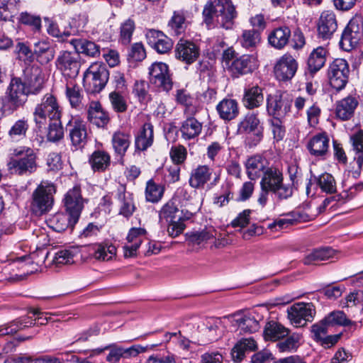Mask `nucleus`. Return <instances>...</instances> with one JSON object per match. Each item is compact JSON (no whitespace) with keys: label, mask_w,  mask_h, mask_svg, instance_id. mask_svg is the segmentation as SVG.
<instances>
[{"label":"nucleus","mask_w":363,"mask_h":363,"mask_svg":"<svg viewBox=\"0 0 363 363\" xmlns=\"http://www.w3.org/2000/svg\"><path fill=\"white\" fill-rule=\"evenodd\" d=\"M236 16L235 7L231 0H209L202 11L203 23L208 29H230Z\"/></svg>","instance_id":"nucleus-1"},{"label":"nucleus","mask_w":363,"mask_h":363,"mask_svg":"<svg viewBox=\"0 0 363 363\" xmlns=\"http://www.w3.org/2000/svg\"><path fill=\"white\" fill-rule=\"evenodd\" d=\"M13 155L16 158H11L7 164L11 174L27 175L37 169V156L30 147H21L14 149Z\"/></svg>","instance_id":"nucleus-2"},{"label":"nucleus","mask_w":363,"mask_h":363,"mask_svg":"<svg viewBox=\"0 0 363 363\" xmlns=\"http://www.w3.org/2000/svg\"><path fill=\"white\" fill-rule=\"evenodd\" d=\"M281 172L274 167H268L264 172L260 182L262 189H266L273 193L279 199H286L291 196L292 189L283 183Z\"/></svg>","instance_id":"nucleus-3"},{"label":"nucleus","mask_w":363,"mask_h":363,"mask_svg":"<svg viewBox=\"0 0 363 363\" xmlns=\"http://www.w3.org/2000/svg\"><path fill=\"white\" fill-rule=\"evenodd\" d=\"M47 118L50 121L61 118V111L57 99L51 94H46L33 111V121L38 128L46 124Z\"/></svg>","instance_id":"nucleus-4"},{"label":"nucleus","mask_w":363,"mask_h":363,"mask_svg":"<svg viewBox=\"0 0 363 363\" xmlns=\"http://www.w3.org/2000/svg\"><path fill=\"white\" fill-rule=\"evenodd\" d=\"M221 320L215 317L200 318L196 323V331L194 336L200 345L208 344L218 340L222 335Z\"/></svg>","instance_id":"nucleus-5"},{"label":"nucleus","mask_w":363,"mask_h":363,"mask_svg":"<svg viewBox=\"0 0 363 363\" xmlns=\"http://www.w3.org/2000/svg\"><path fill=\"white\" fill-rule=\"evenodd\" d=\"M55 192L56 189L53 184L42 182L32 195L30 206L33 212L38 215L48 212L52 208Z\"/></svg>","instance_id":"nucleus-6"},{"label":"nucleus","mask_w":363,"mask_h":363,"mask_svg":"<svg viewBox=\"0 0 363 363\" xmlns=\"http://www.w3.org/2000/svg\"><path fill=\"white\" fill-rule=\"evenodd\" d=\"M109 78V72L106 65L93 63L84 74V86L91 93H99L106 86Z\"/></svg>","instance_id":"nucleus-7"},{"label":"nucleus","mask_w":363,"mask_h":363,"mask_svg":"<svg viewBox=\"0 0 363 363\" xmlns=\"http://www.w3.org/2000/svg\"><path fill=\"white\" fill-rule=\"evenodd\" d=\"M263 130L259 118L254 113L246 114L238 124V133L247 135L245 143L250 147H255L261 142L263 138Z\"/></svg>","instance_id":"nucleus-8"},{"label":"nucleus","mask_w":363,"mask_h":363,"mask_svg":"<svg viewBox=\"0 0 363 363\" xmlns=\"http://www.w3.org/2000/svg\"><path fill=\"white\" fill-rule=\"evenodd\" d=\"M29 95L30 94L23 84L22 79L13 77L6 90L5 101L10 110L16 111L23 107Z\"/></svg>","instance_id":"nucleus-9"},{"label":"nucleus","mask_w":363,"mask_h":363,"mask_svg":"<svg viewBox=\"0 0 363 363\" xmlns=\"http://www.w3.org/2000/svg\"><path fill=\"white\" fill-rule=\"evenodd\" d=\"M363 41V21L360 16L352 18L345 28L340 42L341 48L350 51Z\"/></svg>","instance_id":"nucleus-10"},{"label":"nucleus","mask_w":363,"mask_h":363,"mask_svg":"<svg viewBox=\"0 0 363 363\" xmlns=\"http://www.w3.org/2000/svg\"><path fill=\"white\" fill-rule=\"evenodd\" d=\"M292 99L286 92L277 91L267 98V111L274 118H284L291 110Z\"/></svg>","instance_id":"nucleus-11"},{"label":"nucleus","mask_w":363,"mask_h":363,"mask_svg":"<svg viewBox=\"0 0 363 363\" xmlns=\"http://www.w3.org/2000/svg\"><path fill=\"white\" fill-rule=\"evenodd\" d=\"M349 74L347 62L341 58L335 59L328 69V77L331 86L337 91L344 89L348 82Z\"/></svg>","instance_id":"nucleus-12"},{"label":"nucleus","mask_w":363,"mask_h":363,"mask_svg":"<svg viewBox=\"0 0 363 363\" xmlns=\"http://www.w3.org/2000/svg\"><path fill=\"white\" fill-rule=\"evenodd\" d=\"M315 308L311 303L299 302L287 309V316L295 327H303L311 322L315 315Z\"/></svg>","instance_id":"nucleus-13"},{"label":"nucleus","mask_w":363,"mask_h":363,"mask_svg":"<svg viewBox=\"0 0 363 363\" xmlns=\"http://www.w3.org/2000/svg\"><path fill=\"white\" fill-rule=\"evenodd\" d=\"M23 84L30 95L39 94L43 88L45 79L41 68L38 65L27 66L23 70Z\"/></svg>","instance_id":"nucleus-14"},{"label":"nucleus","mask_w":363,"mask_h":363,"mask_svg":"<svg viewBox=\"0 0 363 363\" xmlns=\"http://www.w3.org/2000/svg\"><path fill=\"white\" fill-rule=\"evenodd\" d=\"M80 57L78 54L62 51L57 56L55 65L64 76L74 78L79 72Z\"/></svg>","instance_id":"nucleus-15"},{"label":"nucleus","mask_w":363,"mask_h":363,"mask_svg":"<svg viewBox=\"0 0 363 363\" xmlns=\"http://www.w3.org/2000/svg\"><path fill=\"white\" fill-rule=\"evenodd\" d=\"M150 81L155 86L168 91L173 86L168 66L163 62H155L149 69Z\"/></svg>","instance_id":"nucleus-16"},{"label":"nucleus","mask_w":363,"mask_h":363,"mask_svg":"<svg viewBox=\"0 0 363 363\" xmlns=\"http://www.w3.org/2000/svg\"><path fill=\"white\" fill-rule=\"evenodd\" d=\"M298 62L290 54L286 53L277 60L274 67L277 79L281 82L291 80L296 73Z\"/></svg>","instance_id":"nucleus-17"},{"label":"nucleus","mask_w":363,"mask_h":363,"mask_svg":"<svg viewBox=\"0 0 363 363\" xmlns=\"http://www.w3.org/2000/svg\"><path fill=\"white\" fill-rule=\"evenodd\" d=\"M64 204L66 212L72 216V222L77 223L84 207V200L79 186H74L65 196Z\"/></svg>","instance_id":"nucleus-18"},{"label":"nucleus","mask_w":363,"mask_h":363,"mask_svg":"<svg viewBox=\"0 0 363 363\" xmlns=\"http://www.w3.org/2000/svg\"><path fill=\"white\" fill-rule=\"evenodd\" d=\"M257 67L258 61L255 55H242L232 62L229 70L233 77H239L252 73Z\"/></svg>","instance_id":"nucleus-19"},{"label":"nucleus","mask_w":363,"mask_h":363,"mask_svg":"<svg viewBox=\"0 0 363 363\" xmlns=\"http://www.w3.org/2000/svg\"><path fill=\"white\" fill-rule=\"evenodd\" d=\"M337 28V22L335 13L329 11L322 12L317 23L318 37L323 40L330 39Z\"/></svg>","instance_id":"nucleus-20"},{"label":"nucleus","mask_w":363,"mask_h":363,"mask_svg":"<svg viewBox=\"0 0 363 363\" xmlns=\"http://www.w3.org/2000/svg\"><path fill=\"white\" fill-rule=\"evenodd\" d=\"M175 57L186 65L194 62L200 55V49L193 42L180 40L175 48Z\"/></svg>","instance_id":"nucleus-21"},{"label":"nucleus","mask_w":363,"mask_h":363,"mask_svg":"<svg viewBox=\"0 0 363 363\" xmlns=\"http://www.w3.org/2000/svg\"><path fill=\"white\" fill-rule=\"evenodd\" d=\"M108 348L109 347H106L104 349H96L94 350V352L95 354H100ZM110 352L106 357V360L111 363H117L121 358L135 357L139 353L145 351V349L140 345H133L128 348L113 346L110 347Z\"/></svg>","instance_id":"nucleus-22"},{"label":"nucleus","mask_w":363,"mask_h":363,"mask_svg":"<svg viewBox=\"0 0 363 363\" xmlns=\"http://www.w3.org/2000/svg\"><path fill=\"white\" fill-rule=\"evenodd\" d=\"M146 38L148 45L160 54L168 52L173 46L172 40L160 30H149Z\"/></svg>","instance_id":"nucleus-23"},{"label":"nucleus","mask_w":363,"mask_h":363,"mask_svg":"<svg viewBox=\"0 0 363 363\" xmlns=\"http://www.w3.org/2000/svg\"><path fill=\"white\" fill-rule=\"evenodd\" d=\"M329 138L325 133H320L313 135L307 143V149L310 154L316 157H325L329 150Z\"/></svg>","instance_id":"nucleus-24"},{"label":"nucleus","mask_w":363,"mask_h":363,"mask_svg":"<svg viewBox=\"0 0 363 363\" xmlns=\"http://www.w3.org/2000/svg\"><path fill=\"white\" fill-rule=\"evenodd\" d=\"M359 105L358 99L348 96L336 102L335 114L342 121H347L353 117L354 111Z\"/></svg>","instance_id":"nucleus-25"},{"label":"nucleus","mask_w":363,"mask_h":363,"mask_svg":"<svg viewBox=\"0 0 363 363\" xmlns=\"http://www.w3.org/2000/svg\"><path fill=\"white\" fill-rule=\"evenodd\" d=\"M88 121L98 128H105L110 121L108 113L105 111L99 101H92L88 109Z\"/></svg>","instance_id":"nucleus-26"},{"label":"nucleus","mask_w":363,"mask_h":363,"mask_svg":"<svg viewBox=\"0 0 363 363\" xmlns=\"http://www.w3.org/2000/svg\"><path fill=\"white\" fill-rule=\"evenodd\" d=\"M131 142V135L129 131L118 130L111 138L112 147L115 154L123 160Z\"/></svg>","instance_id":"nucleus-27"},{"label":"nucleus","mask_w":363,"mask_h":363,"mask_svg":"<svg viewBox=\"0 0 363 363\" xmlns=\"http://www.w3.org/2000/svg\"><path fill=\"white\" fill-rule=\"evenodd\" d=\"M212 169L208 165H198L191 170L189 180V185L194 189L203 188L211 178Z\"/></svg>","instance_id":"nucleus-28"},{"label":"nucleus","mask_w":363,"mask_h":363,"mask_svg":"<svg viewBox=\"0 0 363 363\" xmlns=\"http://www.w3.org/2000/svg\"><path fill=\"white\" fill-rule=\"evenodd\" d=\"M118 205L120 207V214L128 218L135 211V206L132 194L125 191V187L121 186L116 194Z\"/></svg>","instance_id":"nucleus-29"},{"label":"nucleus","mask_w":363,"mask_h":363,"mask_svg":"<svg viewBox=\"0 0 363 363\" xmlns=\"http://www.w3.org/2000/svg\"><path fill=\"white\" fill-rule=\"evenodd\" d=\"M70 43L74 48L76 54H83L91 57L100 55V46L93 41L84 38H74L71 40Z\"/></svg>","instance_id":"nucleus-30"},{"label":"nucleus","mask_w":363,"mask_h":363,"mask_svg":"<svg viewBox=\"0 0 363 363\" xmlns=\"http://www.w3.org/2000/svg\"><path fill=\"white\" fill-rule=\"evenodd\" d=\"M232 323L234 326L244 333H252L257 331L259 328V323L252 314L239 315L235 314L231 315Z\"/></svg>","instance_id":"nucleus-31"},{"label":"nucleus","mask_w":363,"mask_h":363,"mask_svg":"<svg viewBox=\"0 0 363 363\" xmlns=\"http://www.w3.org/2000/svg\"><path fill=\"white\" fill-rule=\"evenodd\" d=\"M217 112L224 121H231L239 114L238 104L235 99H224L216 106Z\"/></svg>","instance_id":"nucleus-32"},{"label":"nucleus","mask_w":363,"mask_h":363,"mask_svg":"<svg viewBox=\"0 0 363 363\" xmlns=\"http://www.w3.org/2000/svg\"><path fill=\"white\" fill-rule=\"evenodd\" d=\"M69 130V137L73 145L82 147L86 143L87 132L86 124L84 121L75 119Z\"/></svg>","instance_id":"nucleus-33"},{"label":"nucleus","mask_w":363,"mask_h":363,"mask_svg":"<svg viewBox=\"0 0 363 363\" xmlns=\"http://www.w3.org/2000/svg\"><path fill=\"white\" fill-rule=\"evenodd\" d=\"M153 140V125L150 123H146L143 125L141 131L135 137V150L139 151H145L148 147L152 146Z\"/></svg>","instance_id":"nucleus-34"},{"label":"nucleus","mask_w":363,"mask_h":363,"mask_svg":"<svg viewBox=\"0 0 363 363\" xmlns=\"http://www.w3.org/2000/svg\"><path fill=\"white\" fill-rule=\"evenodd\" d=\"M334 254V250L329 247L313 249L306 254L303 262L306 265L318 264L321 261L333 257Z\"/></svg>","instance_id":"nucleus-35"},{"label":"nucleus","mask_w":363,"mask_h":363,"mask_svg":"<svg viewBox=\"0 0 363 363\" xmlns=\"http://www.w3.org/2000/svg\"><path fill=\"white\" fill-rule=\"evenodd\" d=\"M327 50L323 47H318L310 54L307 65L309 73L313 75L319 71L326 61Z\"/></svg>","instance_id":"nucleus-36"},{"label":"nucleus","mask_w":363,"mask_h":363,"mask_svg":"<svg viewBox=\"0 0 363 363\" xmlns=\"http://www.w3.org/2000/svg\"><path fill=\"white\" fill-rule=\"evenodd\" d=\"M291 36V30L286 26L279 27L274 29L268 36L269 44L276 49L284 48Z\"/></svg>","instance_id":"nucleus-37"},{"label":"nucleus","mask_w":363,"mask_h":363,"mask_svg":"<svg viewBox=\"0 0 363 363\" xmlns=\"http://www.w3.org/2000/svg\"><path fill=\"white\" fill-rule=\"evenodd\" d=\"M91 256L99 261H108L116 254V247L103 243H95L89 247Z\"/></svg>","instance_id":"nucleus-38"},{"label":"nucleus","mask_w":363,"mask_h":363,"mask_svg":"<svg viewBox=\"0 0 363 363\" xmlns=\"http://www.w3.org/2000/svg\"><path fill=\"white\" fill-rule=\"evenodd\" d=\"M264 101L262 89L258 86H253L245 90L243 104L247 108L252 109L259 107Z\"/></svg>","instance_id":"nucleus-39"},{"label":"nucleus","mask_w":363,"mask_h":363,"mask_svg":"<svg viewBox=\"0 0 363 363\" xmlns=\"http://www.w3.org/2000/svg\"><path fill=\"white\" fill-rule=\"evenodd\" d=\"M266 164V160L260 155L250 157L245 163L248 177L250 179H255L260 176L262 172L264 174Z\"/></svg>","instance_id":"nucleus-40"},{"label":"nucleus","mask_w":363,"mask_h":363,"mask_svg":"<svg viewBox=\"0 0 363 363\" xmlns=\"http://www.w3.org/2000/svg\"><path fill=\"white\" fill-rule=\"evenodd\" d=\"M72 221L69 213H57L49 219V226L57 232H62L69 227L73 228L77 223Z\"/></svg>","instance_id":"nucleus-41"},{"label":"nucleus","mask_w":363,"mask_h":363,"mask_svg":"<svg viewBox=\"0 0 363 363\" xmlns=\"http://www.w3.org/2000/svg\"><path fill=\"white\" fill-rule=\"evenodd\" d=\"M201 130L202 124L193 117L185 120L180 127L182 136L185 140H191L197 137Z\"/></svg>","instance_id":"nucleus-42"},{"label":"nucleus","mask_w":363,"mask_h":363,"mask_svg":"<svg viewBox=\"0 0 363 363\" xmlns=\"http://www.w3.org/2000/svg\"><path fill=\"white\" fill-rule=\"evenodd\" d=\"M29 128L28 120L21 118L17 120L8 132L9 139L12 142H19L26 138Z\"/></svg>","instance_id":"nucleus-43"},{"label":"nucleus","mask_w":363,"mask_h":363,"mask_svg":"<svg viewBox=\"0 0 363 363\" xmlns=\"http://www.w3.org/2000/svg\"><path fill=\"white\" fill-rule=\"evenodd\" d=\"M21 0H0V21H13L19 9Z\"/></svg>","instance_id":"nucleus-44"},{"label":"nucleus","mask_w":363,"mask_h":363,"mask_svg":"<svg viewBox=\"0 0 363 363\" xmlns=\"http://www.w3.org/2000/svg\"><path fill=\"white\" fill-rule=\"evenodd\" d=\"M289 330L279 323L270 321L267 323L264 335L266 340L277 341L286 337Z\"/></svg>","instance_id":"nucleus-45"},{"label":"nucleus","mask_w":363,"mask_h":363,"mask_svg":"<svg viewBox=\"0 0 363 363\" xmlns=\"http://www.w3.org/2000/svg\"><path fill=\"white\" fill-rule=\"evenodd\" d=\"M89 163L94 171H105L110 165L111 157L108 153L103 150L94 151L90 159Z\"/></svg>","instance_id":"nucleus-46"},{"label":"nucleus","mask_w":363,"mask_h":363,"mask_svg":"<svg viewBox=\"0 0 363 363\" xmlns=\"http://www.w3.org/2000/svg\"><path fill=\"white\" fill-rule=\"evenodd\" d=\"M168 32L172 35L178 36L186 28V18L182 11H174L167 24Z\"/></svg>","instance_id":"nucleus-47"},{"label":"nucleus","mask_w":363,"mask_h":363,"mask_svg":"<svg viewBox=\"0 0 363 363\" xmlns=\"http://www.w3.org/2000/svg\"><path fill=\"white\" fill-rule=\"evenodd\" d=\"M233 184L226 182L222 184L220 192L213 197V203L219 207H223L228 205L233 199Z\"/></svg>","instance_id":"nucleus-48"},{"label":"nucleus","mask_w":363,"mask_h":363,"mask_svg":"<svg viewBox=\"0 0 363 363\" xmlns=\"http://www.w3.org/2000/svg\"><path fill=\"white\" fill-rule=\"evenodd\" d=\"M66 97L72 108H78L82 103L83 95L81 88L72 82L66 84Z\"/></svg>","instance_id":"nucleus-49"},{"label":"nucleus","mask_w":363,"mask_h":363,"mask_svg":"<svg viewBox=\"0 0 363 363\" xmlns=\"http://www.w3.org/2000/svg\"><path fill=\"white\" fill-rule=\"evenodd\" d=\"M34 53L44 62H48L54 59L55 49L48 42L39 41L34 44Z\"/></svg>","instance_id":"nucleus-50"},{"label":"nucleus","mask_w":363,"mask_h":363,"mask_svg":"<svg viewBox=\"0 0 363 363\" xmlns=\"http://www.w3.org/2000/svg\"><path fill=\"white\" fill-rule=\"evenodd\" d=\"M216 235V230L213 228H208L191 233L189 235L188 240L193 245H203L211 241V240H213Z\"/></svg>","instance_id":"nucleus-51"},{"label":"nucleus","mask_w":363,"mask_h":363,"mask_svg":"<svg viewBox=\"0 0 363 363\" xmlns=\"http://www.w3.org/2000/svg\"><path fill=\"white\" fill-rule=\"evenodd\" d=\"M260 34L255 30H246L242 32L240 43L242 48L253 49L260 43Z\"/></svg>","instance_id":"nucleus-52"},{"label":"nucleus","mask_w":363,"mask_h":363,"mask_svg":"<svg viewBox=\"0 0 363 363\" xmlns=\"http://www.w3.org/2000/svg\"><path fill=\"white\" fill-rule=\"evenodd\" d=\"M323 319L324 321L326 322L330 327H333L335 325H356V323L352 322L347 319L345 313L340 311H333Z\"/></svg>","instance_id":"nucleus-53"},{"label":"nucleus","mask_w":363,"mask_h":363,"mask_svg":"<svg viewBox=\"0 0 363 363\" xmlns=\"http://www.w3.org/2000/svg\"><path fill=\"white\" fill-rule=\"evenodd\" d=\"M164 188L157 184L152 179H150L146 184L145 199L147 201L152 203L158 202L162 197Z\"/></svg>","instance_id":"nucleus-54"},{"label":"nucleus","mask_w":363,"mask_h":363,"mask_svg":"<svg viewBox=\"0 0 363 363\" xmlns=\"http://www.w3.org/2000/svg\"><path fill=\"white\" fill-rule=\"evenodd\" d=\"M301 335L294 333L286 339L279 341L277 347L281 352H290L296 350L299 346Z\"/></svg>","instance_id":"nucleus-55"},{"label":"nucleus","mask_w":363,"mask_h":363,"mask_svg":"<svg viewBox=\"0 0 363 363\" xmlns=\"http://www.w3.org/2000/svg\"><path fill=\"white\" fill-rule=\"evenodd\" d=\"M18 20L20 23L30 26L34 32H40L41 30V18L40 16L33 15L25 11L20 13Z\"/></svg>","instance_id":"nucleus-56"},{"label":"nucleus","mask_w":363,"mask_h":363,"mask_svg":"<svg viewBox=\"0 0 363 363\" xmlns=\"http://www.w3.org/2000/svg\"><path fill=\"white\" fill-rule=\"evenodd\" d=\"M180 211L179 210L176 201L174 200L169 201L161 209L160 217L165 219L167 222L172 220H178Z\"/></svg>","instance_id":"nucleus-57"},{"label":"nucleus","mask_w":363,"mask_h":363,"mask_svg":"<svg viewBox=\"0 0 363 363\" xmlns=\"http://www.w3.org/2000/svg\"><path fill=\"white\" fill-rule=\"evenodd\" d=\"M315 179L323 191L328 194H333L336 191V182L330 174H322L318 177H315Z\"/></svg>","instance_id":"nucleus-58"},{"label":"nucleus","mask_w":363,"mask_h":363,"mask_svg":"<svg viewBox=\"0 0 363 363\" xmlns=\"http://www.w3.org/2000/svg\"><path fill=\"white\" fill-rule=\"evenodd\" d=\"M47 135L48 140L51 142L60 140L64 136L63 128L60 119L51 120Z\"/></svg>","instance_id":"nucleus-59"},{"label":"nucleus","mask_w":363,"mask_h":363,"mask_svg":"<svg viewBox=\"0 0 363 363\" xmlns=\"http://www.w3.org/2000/svg\"><path fill=\"white\" fill-rule=\"evenodd\" d=\"M135 28V23L131 19H127L121 24L120 40L122 44L128 45L130 43Z\"/></svg>","instance_id":"nucleus-60"},{"label":"nucleus","mask_w":363,"mask_h":363,"mask_svg":"<svg viewBox=\"0 0 363 363\" xmlns=\"http://www.w3.org/2000/svg\"><path fill=\"white\" fill-rule=\"evenodd\" d=\"M109 99L113 110L118 113L126 111L128 105L123 96L118 91H112L109 94Z\"/></svg>","instance_id":"nucleus-61"},{"label":"nucleus","mask_w":363,"mask_h":363,"mask_svg":"<svg viewBox=\"0 0 363 363\" xmlns=\"http://www.w3.org/2000/svg\"><path fill=\"white\" fill-rule=\"evenodd\" d=\"M329 328L330 326L324 321V319L315 324H313L311 329L313 339L315 342H320L327 335Z\"/></svg>","instance_id":"nucleus-62"},{"label":"nucleus","mask_w":363,"mask_h":363,"mask_svg":"<svg viewBox=\"0 0 363 363\" xmlns=\"http://www.w3.org/2000/svg\"><path fill=\"white\" fill-rule=\"evenodd\" d=\"M169 156L174 164L180 165L184 162L187 156V150L183 145L172 146Z\"/></svg>","instance_id":"nucleus-63"},{"label":"nucleus","mask_w":363,"mask_h":363,"mask_svg":"<svg viewBox=\"0 0 363 363\" xmlns=\"http://www.w3.org/2000/svg\"><path fill=\"white\" fill-rule=\"evenodd\" d=\"M349 141L354 152H363V130L353 131L350 135Z\"/></svg>","instance_id":"nucleus-64"}]
</instances>
